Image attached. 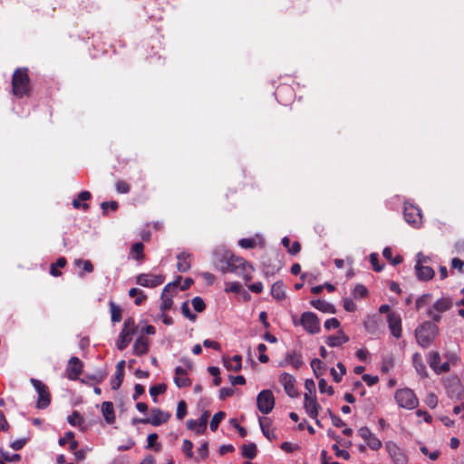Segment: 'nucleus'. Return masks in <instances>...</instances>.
I'll return each instance as SVG.
<instances>
[{"label": "nucleus", "instance_id": "14", "mask_svg": "<svg viewBox=\"0 0 464 464\" xmlns=\"http://www.w3.org/2000/svg\"><path fill=\"white\" fill-rule=\"evenodd\" d=\"M279 382L283 385L285 392L290 397H296L298 392L295 387V379L293 375L284 372L279 376Z\"/></svg>", "mask_w": 464, "mask_h": 464}, {"label": "nucleus", "instance_id": "2", "mask_svg": "<svg viewBox=\"0 0 464 464\" xmlns=\"http://www.w3.org/2000/svg\"><path fill=\"white\" fill-rule=\"evenodd\" d=\"M12 92L18 98L29 94L30 79L26 68H18L14 71L12 79Z\"/></svg>", "mask_w": 464, "mask_h": 464}, {"label": "nucleus", "instance_id": "49", "mask_svg": "<svg viewBox=\"0 0 464 464\" xmlns=\"http://www.w3.org/2000/svg\"><path fill=\"white\" fill-rule=\"evenodd\" d=\"M191 304H192V306L195 309V311H197L198 313L202 312L206 307V304H205L203 299L199 296L194 297L191 301Z\"/></svg>", "mask_w": 464, "mask_h": 464}, {"label": "nucleus", "instance_id": "53", "mask_svg": "<svg viewBox=\"0 0 464 464\" xmlns=\"http://www.w3.org/2000/svg\"><path fill=\"white\" fill-rule=\"evenodd\" d=\"M353 295L354 298L364 297L367 295V289L362 285H357L353 289Z\"/></svg>", "mask_w": 464, "mask_h": 464}, {"label": "nucleus", "instance_id": "5", "mask_svg": "<svg viewBox=\"0 0 464 464\" xmlns=\"http://www.w3.org/2000/svg\"><path fill=\"white\" fill-rule=\"evenodd\" d=\"M293 324L295 325L298 324L295 316H293ZM299 324L311 334H318L321 330L320 321L317 315L312 312H304L299 320Z\"/></svg>", "mask_w": 464, "mask_h": 464}, {"label": "nucleus", "instance_id": "13", "mask_svg": "<svg viewBox=\"0 0 464 464\" xmlns=\"http://www.w3.org/2000/svg\"><path fill=\"white\" fill-rule=\"evenodd\" d=\"M233 254L225 246H218L213 250V263L221 271Z\"/></svg>", "mask_w": 464, "mask_h": 464}, {"label": "nucleus", "instance_id": "16", "mask_svg": "<svg viewBox=\"0 0 464 464\" xmlns=\"http://www.w3.org/2000/svg\"><path fill=\"white\" fill-rule=\"evenodd\" d=\"M304 408L306 413L310 418L316 419L319 409L321 408L320 404L317 402L316 396L304 393Z\"/></svg>", "mask_w": 464, "mask_h": 464}, {"label": "nucleus", "instance_id": "7", "mask_svg": "<svg viewBox=\"0 0 464 464\" xmlns=\"http://www.w3.org/2000/svg\"><path fill=\"white\" fill-rule=\"evenodd\" d=\"M452 306V301L449 297H441L430 305L426 314L427 316L438 323L441 319V314L450 310Z\"/></svg>", "mask_w": 464, "mask_h": 464}, {"label": "nucleus", "instance_id": "55", "mask_svg": "<svg viewBox=\"0 0 464 464\" xmlns=\"http://www.w3.org/2000/svg\"><path fill=\"white\" fill-rule=\"evenodd\" d=\"M238 244L243 248H252L256 245L255 238H242L238 241Z\"/></svg>", "mask_w": 464, "mask_h": 464}, {"label": "nucleus", "instance_id": "62", "mask_svg": "<svg viewBox=\"0 0 464 464\" xmlns=\"http://www.w3.org/2000/svg\"><path fill=\"white\" fill-rule=\"evenodd\" d=\"M208 441H203L198 448V451L199 454L200 459H205L208 456Z\"/></svg>", "mask_w": 464, "mask_h": 464}, {"label": "nucleus", "instance_id": "38", "mask_svg": "<svg viewBox=\"0 0 464 464\" xmlns=\"http://www.w3.org/2000/svg\"><path fill=\"white\" fill-rule=\"evenodd\" d=\"M166 389H167V387L163 383L150 387V394L154 402H157L158 395L164 393L166 392Z\"/></svg>", "mask_w": 464, "mask_h": 464}, {"label": "nucleus", "instance_id": "33", "mask_svg": "<svg viewBox=\"0 0 464 464\" xmlns=\"http://www.w3.org/2000/svg\"><path fill=\"white\" fill-rule=\"evenodd\" d=\"M256 446L255 443H248L242 446V455L245 458H247L249 459H253L256 456Z\"/></svg>", "mask_w": 464, "mask_h": 464}, {"label": "nucleus", "instance_id": "56", "mask_svg": "<svg viewBox=\"0 0 464 464\" xmlns=\"http://www.w3.org/2000/svg\"><path fill=\"white\" fill-rule=\"evenodd\" d=\"M181 311L183 315L188 318L189 320L194 321L196 319V315L190 312L188 301L182 304Z\"/></svg>", "mask_w": 464, "mask_h": 464}, {"label": "nucleus", "instance_id": "25", "mask_svg": "<svg viewBox=\"0 0 464 464\" xmlns=\"http://www.w3.org/2000/svg\"><path fill=\"white\" fill-rule=\"evenodd\" d=\"M412 362H413V366H414L417 373L421 378L426 377L427 376V370H426L425 364L423 363L422 357H421L420 353H415L412 355Z\"/></svg>", "mask_w": 464, "mask_h": 464}, {"label": "nucleus", "instance_id": "6", "mask_svg": "<svg viewBox=\"0 0 464 464\" xmlns=\"http://www.w3.org/2000/svg\"><path fill=\"white\" fill-rule=\"evenodd\" d=\"M136 332L135 321L133 318L129 317L125 320L123 327L119 334L117 340V348L123 351L130 343L131 336Z\"/></svg>", "mask_w": 464, "mask_h": 464}, {"label": "nucleus", "instance_id": "26", "mask_svg": "<svg viewBox=\"0 0 464 464\" xmlns=\"http://www.w3.org/2000/svg\"><path fill=\"white\" fill-rule=\"evenodd\" d=\"M171 287L173 288L172 285H166L162 291L160 309L163 312L169 310L172 306V294L169 295Z\"/></svg>", "mask_w": 464, "mask_h": 464}, {"label": "nucleus", "instance_id": "37", "mask_svg": "<svg viewBox=\"0 0 464 464\" xmlns=\"http://www.w3.org/2000/svg\"><path fill=\"white\" fill-rule=\"evenodd\" d=\"M144 246L140 242L134 243L131 246V254L136 260H141L144 257L143 255Z\"/></svg>", "mask_w": 464, "mask_h": 464}, {"label": "nucleus", "instance_id": "4", "mask_svg": "<svg viewBox=\"0 0 464 464\" xmlns=\"http://www.w3.org/2000/svg\"><path fill=\"white\" fill-rule=\"evenodd\" d=\"M394 399L399 407L413 410L419 405V400L412 390L409 388L399 389L395 392Z\"/></svg>", "mask_w": 464, "mask_h": 464}, {"label": "nucleus", "instance_id": "63", "mask_svg": "<svg viewBox=\"0 0 464 464\" xmlns=\"http://www.w3.org/2000/svg\"><path fill=\"white\" fill-rule=\"evenodd\" d=\"M116 189L119 193L125 194L130 191V186L125 181L120 180L116 183Z\"/></svg>", "mask_w": 464, "mask_h": 464}, {"label": "nucleus", "instance_id": "20", "mask_svg": "<svg viewBox=\"0 0 464 464\" xmlns=\"http://www.w3.org/2000/svg\"><path fill=\"white\" fill-rule=\"evenodd\" d=\"M174 382L179 388L188 387L191 384L190 379L187 376V371L178 366L175 369Z\"/></svg>", "mask_w": 464, "mask_h": 464}, {"label": "nucleus", "instance_id": "34", "mask_svg": "<svg viewBox=\"0 0 464 464\" xmlns=\"http://www.w3.org/2000/svg\"><path fill=\"white\" fill-rule=\"evenodd\" d=\"M129 295L135 298L134 303L136 305H140L147 298L144 293L139 288H130Z\"/></svg>", "mask_w": 464, "mask_h": 464}, {"label": "nucleus", "instance_id": "57", "mask_svg": "<svg viewBox=\"0 0 464 464\" xmlns=\"http://www.w3.org/2000/svg\"><path fill=\"white\" fill-rule=\"evenodd\" d=\"M241 285L238 282H231L227 284L225 291L239 294L241 293Z\"/></svg>", "mask_w": 464, "mask_h": 464}, {"label": "nucleus", "instance_id": "23", "mask_svg": "<svg viewBox=\"0 0 464 464\" xmlns=\"http://www.w3.org/2000/svg\"><path fill=\"white\" fill-rule=\"evenodd\" d=\"M349 341L348 335L343 331L340 330L336 335L329 336L326 340V343L330 347H338Z\"/></svg>", "mask_w": 464, "mask_h": 464}, {"label": "nucleus", "instance_id": "59", "mask_svg": "<svg viewBox=\"0 0 464 464\" xmlns=\"http://www.w3.org/2000/svg\"><path fill=\"white\" fill-rule=\"evenodd\" d=\"M3 459L7 462H18L21 459L19 454H10L9 452L1 451Z\"/></svg>", "mask_w": 464, "mask_h": 464}, {"label": "nucleus", "instance_id": "54", "mask_svg": "<svg viewBox=\"0 0 464 464\" xmlns=\"http://www.w3.org/2000/svg\"><path fill=\"white\" fill-rule=\"evenodd\" d=\"M124 372H121V374L119 376L118 372L115 371V376L111 382V389L117 390L121 385V382L123 381Z\"/></svg>", "mask_w": 464, "mask_h": 464}, {"label": "nucleus", "instance_id": "8", "mask_svg": "<svg viewBox=\"0 0 464 464\" xmlns=\"http://www.w3.org/2000/svg\"><path fill=\"white\" fill-rule=\"evenodd\" d=\"M32 385L35 389L38 399L36 402V406L38 409H45L50 405L51 402V394L48 387L43 383L41 381L32 378L30 380Z\"/></svg>", "mask_w": 464, "mask_h": 464}, {"label": "nucleus", "instance_id": "45", "mask_svg": "<svg viewBox=\"0 0 464 464\" xmlns=\"http://www.w3.org/2000/svg\"><path fill=\"white\" fill-rule=\"evenodd\" d=\"M193 443L189 440H184L182 443V450L187 458L192 459L194 453L192 451Z\"/></svg>", "mask_w": 464, "mask_h": 464}, {"label": "nucleus", "instance_id": "40", "mask_svg": "<svg viewBox=\"0 0 464 464\" xmlns=\"http://www.w3.org/2000/svg\"><path fill=\"white\" fill-rule=\"evenodd\" d=\"M431 297L432 296H431L430 294H424V295H420L416 300V304H415L416 309L420 310L422 307L428 305L430 303V301H431Z\"/></svg>", "mask_w": 464, "mask_h": 464}, {"label": "nucleus", "instance_id": "43", "mask_svg": "<svg viewBox=\"0 0 464 464\" xmlns=\"http://www.w3.org/2000/svg\"><path fill=\"white\" fill-rule=\"evenodd\" d=\"M365 329L370 334H375L377 330V320L375 317H368L363 323Z\"/></svg>", "mask_w": 464, "mask_h": 464}, {"label": "nucleus", "instance_id": "42", "mask_svg": "<svg viewBox=\"0 0 464 464\" xmlns=\"http://www.w3.org/2000/svg\"><path fill=\"white\" fill-rule=\"evenodd\" d=\"M366 444L372 450H378L382 447V441L376 437L375 434L372 435L367 440Z\"/></svg>", "mask_w": 464, "mask_h": 464}, {"label": "nucleus", "instance_id": "50", "mask_svg": "<svg viewBox=\"0 0 464 464\" xmlns=\"http://www.w3.org/2000/svg\"><path fill=\"white\" fill-rule=\"evenodd\" d=\"M266 345L264 343H259L257 346V351L259 353L258 360L262 363H266L269 361L268 356L266 354Z\"/></svg>", "mask_w": 464, "mask_h": 464}, {"label": "nucleus", "instance_id": "30", "mask_svg": "<svg viewBox=\"0 0 464 464\" xmlns=\"http://www.w3.org/2000/svg\"><path fill=\"white\" fill-rule=\"evenodd\" d=\"M271 295L275 299H276L278 301L285 299V285L283 284V282L277 281L273 284V285L271 287Z\"/></svg>", "mask_w": 464, "mask_h": 464}, {"label": "nucleus", "instance_id": "41", "mask_svg": "<svg viewBox=\"0 0 464 464\" xmlns=\"http://www.w3.org/2000/svg\"><path fill=\"white\" fill-rule=\"evenodd\" d=\"M324 363L319 359H313L311 361V367L317 378L321 375L322 371L324 369Z\"/></svg>", "mask_w": 464, "mask_h": 464}, {"label": "nucleus", "instance_id": "44", "mask_svg": "<svg viewBox=\"0 0 464 464\" xmlns=\"http://www.w3.org/2000/svg\"><path fill=\"white\" fill-rule=\"evenodd\" d=\"M420 450L423 455L427 456L430 460L438 459V458L440 455V450H435L430 451L426 446H421L420 448Z\"/></svg>", "mask_w": 464, "mask_h": 464}, {"label": "nucleus", "instance_id": "60", "mask_svg": "<svg viewBox=\"0 0 464 464\" xmlns=\"http://www.w3.org/2000/svg\"><path fill=\"white\" fill-rule=\"evenodd\" d=\"M378 260H379V257H378V254L376 253H372L370 255V261H371V264L372 265V268L374 271L376 272H380L382 271V266H381L378 263Z\"/></svg>", "mask_w": 464, "mask_h": 464}, {"label": "nucleus", "instance_id": "1", "mask_svg": "<svg viewBox=\"0 0 464 464\" xmlns=\"http://www.w3.org/2000/svg\"><path fill=\"white\" fill-rule=\"evenodd\" d=\"M255 271L254 266L240 256L232 255L226 266L221 267L222 273H233L244 278L245 281H250Z\"/></svg>", "mask_w": 464, "mask_h": 464}, {"label": "nucleus", "instance_id": "27", "mask_svg": "<svg viewBox=\"0 0 464 464\" xmlns=\"http://www.w3.org/2000/svg\"><path fill=\"white\" fill-rule=\"evenodd\" d=\"M388 452L390 456L394 459V461L398 464H403L405 462V456L401 451V450L397 447L396 444L391 443L387 445Z\"/></svg>", "mask_w": 464, "mask_h": 464}, {"label": "nucleus", "instance_id": "48", "mask_svg": "<svg viewBox=\"0 0 464 464\" xmlns=\"http://www.w3.org/2000/svg\"><path fill=\"white\" fill-rule=\"evenodd\" d=\"M187 414V404L184 401H179L177 406L176 417L182 420Z\"/></svg>", "mask_w": 464, "mask_h": 464}, {"label": "nucleus", "instance_id": "18", "mask_svg": "<svg viewBox=\"0 0 464 464\" xmlns=\"http://www.w3.org/2000/svg\"><path fill=\"white\" fill-rule=\"evenodd\" d=\"M82 363L77 357H72L67 365V376L70 380H76L82 373Z\"/></svg>", "mask_w": 464, "mask_h": 464}, {"label": "nucleus", "instance_id": "35", "mask_svg": "<svg viewBox=\"0 0 464 464\" xmlns=\"http://www.w3.org/2000/svg\"><path fill=\"white\" fill-rule=\"evenodd\" d=\"M259 425L263 434L268 439L271 440L274 438V433L270 430V420L267 418H259Z\"/></svg>", "mask_w": 464, "mask_h": 464}, {"label": "nucleus", "instance_id": "29", "mask_svg": "<svg viewBox=\"0 0 464 464\" xmlns=\"http://www.w3.org/2000/svg\"><path fill=\"white\" fill-rule=\"evenodd\" d=\"M242 358L240 355H234L231 359H224V366L228 371L238 372L242 368Z\"/></svg>", "mask_w": 464, "mask_h": 464}, {"label": "nucleus", "instance_id": "46", "mask_svg": "<svg viewBox=\"0 0 464 464\" xmlns=\"http://www.w3.org/2000/svg\"><path fill=\"white\" fill-rule=\"evenodd\" d=\"M74 265L77 266H82V270L87 273H92L93 271V266L89 260H82V259H75Z\"/></svg>", "mask_w": 464, "mask_h": 464}, {"label": "nucleus", "instance_id": "28", "mask_svg": "<svg viewBox=\"0 0 464 464\" xmlns=\"http://www.w3.org/2000/svg\"><path fill=\"white\" fill-rule=\"evenodd\" d=\"M149 343L148 340L143 336L137 338L134 343L133 350L134 353L138 356L143 355L148 352Z\"/></svg>", "mask_w": 464, "mask_h": 464}, {"label": "nucleus", "instance_id": "12", "mask_svg": "<svg viewBox=\"0 0 464 464\" xmlns=\"http://www.w3.org/2000/svg\"><path fill=\"white\" fill-rule=\"evenodd\" d=\"M209 418L208 411H204L198 420H188L187 428L193 430L196 434H203L207 430V424Z\"/></svg>", "mask_w": 464, "mask_h": 464}, {"label": "nucleus", "instance_id": "64", "mask_svg": "<svg viewBox=\"0 0 464 464\" xmlns=\"http://www.w3.org/2000/svg\"><path fill=\"white\" fill-rule=\"evenodd\" d=\"M360 437L366 442L367 440L372 435V432L367 427H362L358 430Z\"/></svg>", "mask_w": 464, "mask_h": 464}, {"label": "nucleus", "instance_id": "19", "mask_svg": "<svg viewBox=\"0 0 464 464\" xmlns=\"http://www.w3.org/2000/svg\"><path fill=\"white\" fill-rule=\"evenodd\" d=\"M290 364L295 369H299L303 365L302 355L295 351L288 352L285 354V361L280 362L279 366Z\"/></svg>", "mask_w": 464, "mask_h": 464}, {"label": "nucleus", "instance_id": "3", "mask_svg": "<svg viewBox=\"0 0 464 464\" xmlns=\"http://www.w3.org/2000/svg\"><path fill=\"white\" fill-rule=\"evenodd\" d=\"M438 334V326L431 322H424L415 330L417 343L422 347H429Z\"/></svg>", "mask_w": 464, "mask_h": 464}, {"label": "nucleus", "instance_id": "17", "mask_svg": "<svg viewBox=\"0 0 464 464\" xmlns=\"http://www.w3.org/2000/svg\"><path fill=\"white\" fill-rule=\"evenodd\" d=\"M161 276L140 275L137 276V284L145 287H155L163 283Z\"/></svg>", "mask_w": 464, "mask_h": 464}, {"label": "nucleus", "instance_id": "61", "mask_svg": "<svg viewBox=\"0 0 464 464\" xmlns=\"http://www.w3.org/2000/svg\"><path fill=\"white\" fill-rule=\"evenodd\" d=\"M340 326V322L336 318H330L324 322L326 330L336 329Z\"/></svg>", "mask_w": 464, "mask_h": 464}, {"label": "nucleus", "instance_id": "47", "mask_svg": "<svg viewBox=\"0 0 464 464\" xmlns=\"http://www.w3.org/2000/svg\"><path fill=\"white\" fill-rule=\"evenodd\" d=\"M318 388L321 393H327L328 395L334 394L333 387L328 385L324 379L319 380Z\"/></svg>", "mask_w": 464, "mask_h": 464}, {"label": "nucleus", "instance_id": "31", "mask_svg": "<svg viewBox=\"0 0 464 464\" xmlns=\"http://www.w3.org/2000/svg\"><path fill=\"white\" fill-rule=\"evenodd\" d=\"M311 304L317 310L324 312V313H329V314H334L335 308L334 306L324 300H313L311 302Z\"/></svg>", "mask_w": 464, "mask_h": 464}, {"label": "nucleus", "instance_id": "52", "mask_svg": "<svg viewBox=\"0 0 464 464\" xmlns=\"http://www.w3.org/2000/svg\"><path fill=\"white\" fill-rule=\"evenodd\" d=\"M332 449H333V450L334 451L335 455L338 458H342V459H346V460L350 459L349 452L347 450H341L337 443L334 444L332 446Z\"/></svg>", "mask_w": 464, "mask_h": 464}, {"label": "nucleus", "instance_id": "58", "mask_svg": "<svg viewBox=\"0 0 464 464\" xmlns=\"http://www.w3.org/2000/svg\"><path fill=\"white\" fill-rule=\"evenodd\" d=\"M425 403L430 408L434 409L438 405V398L437 396L430 392L426 396Z\"/></svg>", "mask_w": 464, "mask_h": 464}, {"label": "nucleus", "instance_id": "39", "mask_svg": "<svg viewBox=\"0 0 464 464\" xmlns=\"http://www.w3.org/2000/svg\"><path fill=\"white\" fill-rule=\"evenodd\" d=\"M225 417H226V413L224 411H218L216 414H214V416L210 421V430L212 431L217 430L219 423L225 419Z\"/></svg>", "mask_w": 464, "mask_h": 464}, {"label": "nucleus", "instance_id": "24", "mask_svg": "<svg viewBox=\"0 0 464 464\" xmlns=\"http://www.w3.org/2000/svg\"><path fill=\"white\" fill-rule=\"evenodd\" d=\"M102 412L105 421L112 424L115 421L113 404L111 401H104L102 404Z\"/></svg>", "mask_w": 464, "mask_h": 464}, {"label": "nucleus", "instance_id": "21", "mask_svg": "<svg viewBox=\"0 0 464 464\" xmlns=\"http://www.w3.org/2000/svg\"><path fill=\"white\" fill-rule=\"evenodd\" d=\"M177 268L179 272L185 273L190 269L191 255L188 252H181L178 255Z\"/></svg>", "mask_w": 464, "mask_h": 464}, {"label": "nucleus", "instance_id": "9", "mask_svg": "<svg viewBox=\"0 0 464 464\" xmlns=\"http://www.w3.org/2000/svg\"><path fill=\"white\" fill-rule=\"evenodd\" d=\"M256 405L262 413L268 414L271 412L275 406L273 392L270 390H263L260 392L256 398Z\"/></svg>", "mask_w": 464, "mask_h": 464}, {"label": "nucleus", "instance_id": "15", "mask_svg": "<svg viewBox=\"0 0 464 464\" xmlns=\"http://www.w3.org/2000/svg\"><path fill=\"white\" fill-rule=\"evenodd\" d=\"M388 326L391 334L395 338L401 336V317L400 314L396 312L389 313L387 316Z\"/></svg>", "mask_w": 464, "mask_h": 464}, {"label": "nucleus", "instance_id": "10", "mask_svg": "<svg viewBox=\"0 0 464 464\" xmlns=\"http://www.w3.org/2000/svg\"><path fill=\"white\" fill-rule=\"evenodd\" d=\"M403 215L405 221L413 227H420L422 218L419 208L412 204H404Z\"/></svg>", "mask_w": 464, "mask_h": 464}, {"label": "nucleus", "instance_id": "32", "mask_svg": "<svg viewBox=\"0 0 464 464\" xmlns=\"http://www.w3.org/2000/svg\"><path fill=\"white\" fill-rule=\"evenodd\" d=\"M110 312L112 323H118L121 320V308L114 302H110Z\"/></svg>", "mask_w": 464, "mask_h": 464}, {"label": "nucleus", "instance_id": "51", "mask_svg": "<svg viewBox=\"0 0 464 464\" xmlns=\"http://www.w3.org/2000/svg\"><path fill=\"white\" fill-rule=\"evenodd\" d=\"M68 422L72 426H79L82 421V418L77 411H73L72 415L67 418Z\"/></svg>", "mask_w": 464, "mask_h": 464}, {"label": "nucleus", "instance_id": "22", "mask_svg": "<svg viewBox=\"0 0 464 464\" xmlns=\"http://www.w3.org/2000/svg\"><path fill=\"white\" fill-rule=\"evenodd\" d=\"M415 272L418 279L421 281L430 280L434 276V270L426 265L415 266Z\"/></svg>", "mask_w": 464, "mask_h": 464}, {"label": "nucleus", "instance_id": "36", "mask_svg": "<svg viewBox=\"0 0 464 464\" xmlns=\"http://www.w3.org/2000/svg\"><path fill=\"white\" fill-rule=\"evenodd\" d=\"M440 362V355L438 352H430L428 354V363L430 367L435 371L438 369V366Z\"/></svg>", "mask_w": 464, "mask_h": 464}, {"label": "nucleus", "instance_id": "11", "mask_svg": "<svg viewBox=\"0 0 464 464\" xmlns=\"http://www.w3.org/2000/svg\"><path fill=\"white\" fill-rule=\"evenodd\" d=\"M170 418V414L169 412L163 411L160 409L154 408L150 411V416L147 419H142L138 420L141 423H150L152 426H160L162 423H165Z\"/></svg>", "mask_w": 464, "mask_h": 464}]
</instances>
